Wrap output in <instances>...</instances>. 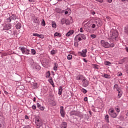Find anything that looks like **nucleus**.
Returning <instances> with one entry per match:
<instances>
[{"instance_id": "21", "label": "nucleus", "mask_w": 128, "mask_h": 128, "mask_svg": "<svg viewBox=\"0 0 128 128\" xmlns=\"http://www.w3.org/2000/svg\"><path fill=\"white\" fill-rule=\"evenodd\" d=\"M61 22H62V24H64V23L66 24H70V20H66L64 22V19H62Z\"/></svg>"}, {"instance_id": "54", "label": "nucleus", "mask_w": 128, "mask_h": 128, "mask_svg": "<svg viewBox=\"0 0 128 128\" xmlns=\"http://www.w3.org/2000/svg\"><path fill=\"white\" fill-rule=\"evenodd\" d=\"M32 110H36V105H33L32 106Z\"/></svg>"}, {"instance_id": "25", "label": "nucleus", "mask_w": 128, "mask_h": 128, "mask_svg": "<svg viewBox=\"0 0 128 128\" xmlns=\"http://www.w3.org/2000/svg\"><path fill=\"white\" fill-rule=\"evenodd\" d=\"M62 94V86H60L58 88V94L60 96Z\"/></svg>"}, {"instance_id": "64", "label": "nucleus", "mask_w": 128, "mask_h": 128, "mask_svg": "<svg viewBox=\"0 0 128 128\" xmlns=\"http://www.w3.org/2000/svg\"><path fill=\"white\" fill-rule=\"evenodd\" d=\"M125 50H126V52H128V47H126V48H125Z\"/></svg>"}, {"instance_id": "57", "label": "nucleus", "mask_w": 128, "mask_h": 128, "mask_svg": "<svg viewBox=\"0 0 128 128\" xmlns=\"http://www.w3.org/2000/svg\"><path fill=\"white\" fill-rule=\"evenodd\" d=\"M96 2H104V0H95Z\"/></svg>"}, {"instance_id": "36", "label": "nucleus", "mask_w": 128, "mask_h": 128, "mask_svg": "<svg viewBox=\"0 0 128 128\" xmlns=\"http://www.w3.org/2000/svg\"><path fill=\"white\" fill-rule=\"evenodd\" d=\"M36 50L34 49H32L31 50V54H32L34 55L36 54Z\"/></svg>"}, {"instance_id": "28", "label": "nucleus", "mask_w": 128, "mask_h": 128, "mask_svg": "<svg viewBox=\"0 0 128 128\" xmlns=\"http://www.w3.org/2000/svg\"><path fill=\"white\" fill-rule=\"evenodd\" d=\"M10 18L12 20H16V16L14 14H12V16H10Z\"/></svg>"}, {"instance_id": "50", "label": "nucleus", "mask_w": 128, "mask_h": 128, "mask_svg": "<svg viewBox=\"0 0 128 128\" xmlns=\"http://www.w3.org/2000/svg\"><path fill=\"white\" fill-rule=\"evenodd\" d=\"M8 53L5 52H4L2 54V56H8Z\"/></svg>"}, {"instance_id": "61", "label": "nucleus", "mask_w": 128, "mask_h": 128, "mask_svg": "<svg viewBox=\"0 0 128 128\" xmlns=\"http://www.w3.org/2000/svg\"><path fill=\"white\" fill-rule=\"evenodd\" d=\"M80 32H84V31L82 30V28H80Z\"/></svg>"}, {"instance_id": "56", "label": "nucleus", "mask_w": 128, "mask_h": 128, "mask_svg": "<svg viewBox=\"0 0 128 128\" xmlns=\"http://www.w3.org/2000/svg\"><path fill=\"white\" fill-rule=\"evenodd\" d=\"M91 26V28H96V24H92Z\"/></svg>"}, {"instance_id": "30", "label": "nucleus", "mask_w": 128, "mask_h": 128, "mask_svg": "<svg viewBox=\"0 0 128 128\" xmlns=\"http://www.w3.org/2000/svg\"><path fill=\"white\" fill-rule=\"evenodd\" d=\"M30 80H32V78L30 77H26V82H30Z\"/></svg>"}, {"instance_id": "60", "label": "nucleus", "mask_w": 128, "mask_h": 128, "mask_svg": "<svg viewBox=\"0 0 128 128\" xmlns=\"http://www.w3.org/2000/svg\"><path fill=\"white\" fill-rule=\"evenodd\" d=\"M23 128H30V126H24Z\"/></svg>"}, {"instance_id": "24", "label": "nucleus", "mask_w": 128, "mask_h": 128, "mask_svg": "<svg viewBox=\"0 0 128 128\" xmlns=\"http://www.w3.org/2000/svg\"><path fill=\"white\" fill-rule=\"evenodd\" d=\"M124 34H128V26H126L124 28Z\"/></svg>"}, {"instance_id": "46", "label": "nucleus", "mask_w": 128, "mask_h": 128, "mask_svg": "<svg viewBox=\"0 0 128 128\" xmlns=\"http://www.w3.org/2000/svg\"><path fill=\"white\" fill-rule=\"evenodd\" d=\"M51 104L52 106H56V102L55 101H52Z\"/></svg>"}, {"instance_id": "31", "label": "nucleus", "mask_w": 128, "mask_h": 128, "mask_svg": "<svg viewBox=\"0 0 128 128\" xmlns=\"http://www.w3.org/2000/svg\"><path fill=\"white\" fill-rule=\"evenodd\" d=\"M104 64L106 66H110L112 63L108 61H104Z\"/></svg>"}, {"instance_id": "58", "label": "nucleus", "mask_w": 128, "mask_h": 128, "mask_svg": "<svg viewBox=\"0 0 128 128\" xmlns=\"http://www.w3.org/2000/svg\"><path fill=\"white\" fill-rule=\"evenodd\" d=\"M24 118L25 120H28L29 118L28 116V115H25Z\"/></svg>"}, {"instance_id": "16", "label": "nucleus", "mask_w": 128, "mask_h": 128, "mask_svg": "<svg viewBox=\"0 0 128 128\" xmlns=\"http://www.w3.org/2000/svg\"><path fill=\"white\" fill-rule=\"evenodd\" d=\"M76 80H84V76L82 74H79L76 78Z\"/></svg>"}, {"instance_id": "47", "label": "nucleus", "mask_w": 128, "mask_h": 128, "mask_svg": "<svg viewBox=\"0 0 128 128\" xmlns=\"http://www.w3.org/2000/svg\"><path fill=\"white\" fill-rule=\"evenodd\" d=\"M51 54H56V52L55 50H52L50 52Z\"/></svg>"}, {"instance_id": "51", "label": "nucleus", "mask_w": 128, "mask_h": 128, "mask_svg": "<svg viewBox=\"0 0 128 128\" xmlns=\"http://www.w3.org/2000/svg\"><path fill=\"white\" fill-rule=\"evenodd\" d=\"M56 12H64V10H62L60 9L59 8H56Z\"/></svg>"}, {"instance_id": "35", "label": "nucleus", "mask_w": 128, "mask_h": 128, "mask_svg": "<svg viewBox=\"0 0 128 128\" xmlns=\"http://www.w3.org/2000/svg\"><path fill=\"white\" fill-rule=\"evenodd\" d=\"M96 24L98 28H100V26H102V24L100 22V20L96 21Z\"/></svg>"}, {"instance_id": "11", "label": "nucleus", "mask_w": 128, "mask_h": 128, "mask_svg": "<svg viewBox=\"0 0 128 128\" xmlns=\"http://www.w3.org/2000/svg\"><path fill=\"white\" fill-rule=\"evenodd\" d=\"M32 35L34 36H38L40 38H44V34H40L38 33H33Z\"/></svg>"}, {"instance_id": "8", "label": "nucleus", "mask_w": 128, "mask_h": 128, "mask_svg": "<svg viewBox=\"0 0 128 128\" xmlns=\"http://www.w3.org/2000/svg\"><path fill=\"white\" fill-rule=\"evenodd\" d=\"M81 40H82V37L80 36V34L76 35L74 38V42H79Z\"/></svg>"}, {"instance_id": "34", "label": "nucleus", "mask_w": 128, "mask_h": 128, "mask_svg": "<svg viewBox=\"0 0 128 128\" xmlns=\"http://www.w3.org/2000/svg\"><path fill=\"white\" fill-rule=\"evenodd\" d=\"M110 76L108 74H104L103 75V78H110Z\"/></svg>"}, {"instance_id": "33", "label": "nucleus", "mask_w": 128, "mask_h": 128, "mask_svg": "<svg viewBox=\"0 0 128 128\" xmlns=\"http://www.w3.org/2000/svg\"><path fill=\"white\" fill-rule=\"evenodd\" d=\"M108 115L106 114V116H105V120H106V122H110V120H108Z\"/></svg>"}, {"instance_id": "7", "label": "nucleus", "mask_w": 128, "mask_h": 128, "mask_svg": "<svg viewBox=\"0 0 128 128\" xmlns=\"http://www.w3.org/2000/svg\"><path fill=\"white\" fill-rule=\"evenodd\" d=\"M60 114L61 116L64 118V116H66V112L64 111V106H60Z\"/></svg>"}, {"instance_id": "43", "label": "nucleus", "mask_w": 128, "mask_h": 128, "mask_svg": "<svg viewBox=\"0 0 128 128\" xmlns=\"http://www.w3.org/2000/svg\"><path fill=\"white\" fill-rule=\"evenodd\" d=\"M33 86L34 87V88H38V83L35 82L33 84Z\"/></svg>"}, {"instance_id": "10", "label": "nucleus", "mask_w": 128, "mask_h": 128, "mask_svg": "<svg viewBox=\"0 0 128 128\" xmlns=\"http://www.w3.org/2000/svg\"><path fill=\"white\" fill-rule=\"evenodd\" d=\"M112 36L113 38H118V30H114L112 32Z\"/></svg>"}, {"instance_id": "15", "label": "nucleus", "mask_w": 128, "mask_h": 128, "mask_svg": "<svg viewBox=\"0 0 128 128\" xmlns=\"http://www.w3.org/2000/svg\"><path fill=\"white\" fill-rule=\"evenodd\" d=\"M82 82H83V84H82L83 86L86 87V86H88V80L84 79L82 80Z\"/></svg>"}, {"instance_id": "45", "label": "nucleus", "mask_w": 128, "mask_h": 128, "mask_svg": "<svg viewBox=\"0 0 128 128\" xmlns=\"http://www.w3.org/2000/svg\"><path fill=\"white\" fill-rule=\"evenodd\" d=\"M116 88L117 90L118 88V84H115L114 86V90H116Z\"/></svg>"}, {"instance_id": "52", "label": "nucleus", "mask_w": 128, "mask_h": 128, "mask_svg": "<svg viewBox=\"0 0 128 128\" xmlns=\"http://www.w3.org/2000/svg\"><path fill=\"white\" fill-rule=\"evenodd\" d=\"M86 30L88 32H92V30L90 29V26H88V29Z\"/></svg>"}, {"instance_id": "32", "label": "nucleus", "mask_w": 128, "mask_h": 128, "mask_svg": "<svg viewBox=\"0 0 128 128\" xmlns=\"http://www.w3.org/2000/svg\"><path fill=\"white\" fill-rule=\"evenodd\" d=\"M58 65L56 64H54V70H58Z\"/></svg>"}, {"instance_id": "9", "label": "nucleus", "mask_w": 128, "mask_h": 128, "mask_svg": "<svg viewBox=\"0 0 128 128\" xmlns=\"http://www.w3.org/2000/svg\"><path fill=\"white\" fill-rule=\"evenodd\" d=\"M33 68L35 70H40L41 67L38 65V64L35 63L34 64Z\"/></svg>"}, {"instance_id": "37", "label": "nucleus", "mask_w": 128, "mask_h": 128, "mask_svg": "<svg viewBox=\"0 0 128 128\" xmlns=\"http://www.w3.org/2000/svg\"><path fill=\"white\" fill-rule=\"evenodd\" d=\"M50 71H48L46 73V78H50Z\"/></svg>"}, {"instance_id": "39", "label": "nucleus", "mask_w": 128, "mask_h": 128, "mask_svg": "<svg viewBox=\"0 0 128 128\" xmlns=\"http://www.w3.org/2000/svg\"><path fill=\"white\" fill-rule=\"evenodd\" d=\"M78 42L77 41H74V46L76 48H78Z\"/></svg>"}, {"instance_id": "48", "label": "nucleus", "mask_w": 128, "mask_h": 128, "mask_svg": "<svg viewBox=\"0 0 128 128\" xmlns=\"http://www.w3.org/2000/svg\"><path fill=\"white\" fill-rule=\"evenodd\" d=\"M70 116H76V112L74 111H72L70 112Z\"/></svg>"}, {"instance_id": "20", "label": "nucleus", "mask_w": 128, "mask_h": 128, "mask_svg": "<svg viewBox=\"0 0 128 128\" xmlns=\"http://www.w3.org/2000/svg\"><path fill=\"white\" fill-rule=\"evenodd\" d=\"M48 82L53 86V88H54V81L52 80V78L50 77V79L48 80Z\"/></svg>"}, {"instance_id": "59", "label": "nucleus", "mask_w": 128, "mask_h": 128, "mask_svg": "<svg viewBox=\"0 0 128 128\" xmlns=\"http://www.w3.org/2000/svg\"><path fill=\"white\" fill-rule=\"evenodd\" d=\"M84 100V102H88V97H85Z\"/></svg>"}, {"instance_id": "6", "label": "nucleus", "mask_w": 128, "mask_h": 128, "mask_svg": "<svg viewBox=\"0 0 128 128\" xmlns=\"http://www.w3.org/2000/svg\"><path fill=\"white\" fill-rule=\"evenodd\" d=\"M86 52H88V50L86 49H84L82 52H79L78 54L79 56H81L83 58H86Z\"/></svg>"}, {"instance_id": "22", "label": "nucleus", "mask_w": 128, "mask_h": 128, "mask_svg": "<svg viewBox=\"0 0 128 128\" xmlns=\"http://www.w3.org/2000/svg\"><path fill=\"white\" fill-rule=\"evenodd\" d=\"M116 90L118 92V96L119 98H120V96H122V90L120 88H118V89H116Z\"/></svg>"}, {"instance_id": "23", "label": "nucleus", "mask_w": 128, "mask_h": 128, "mask_svg": "<svg viewBox=\"0 0 128 128\" xmlns=\"http://www.w3.org/2000/svg\"><path fill=\"white\" fill-rule=\"evenodd\" d=\"M33 22H34V24H40V20L37 18H34L33 20Z\"/></svg>"}, {"instance_id": "29", "label": "nucleus", "mask_w": 128, "mask_h": 128, "mask_svg": "<svg viewBox=\"0 0 128 128\" xmlns=\"http://www.w3.org/2000/svg\"><path fill=\"white\" fill-rule=\"evenodd\" d=\"M54 36H58L59 38H60V36H62V34L60 33H58V32H56L54 34Z\"/></svg>"}, {"instance_id": "13", "label": "nucleus", "mask_w": 128, "mask_h": 128, "mask_svg": "<svg viewBox=\"0 0 128 128\" xmlns=\"http://www.w3.org/2000/svg\"><path fill=\"white\" fill-rule=\"evenodd\" d=\"M4 30H10L12 28V24H6L4 26Z\"/></svg>"}, {"instance_id": "17", "label": "nucleus", "mask_w": 128, "mask_h": 128, "mask_svg": "<svg viewBox=\"0 0 128 128\" xmlns=\"http://www.w3.org/2000/svg\"><path fill=\"white\" fill-rule=\"evenodd\" d=\"M74 30H70L66 34V36H70L72 34H74Z\"/></svg>"}, {"instance_id": "18", "label": "nucleus", "mask_w": 128, "mask_h": 128, "mask_svg": "<svg viewBox=\"0 0 128 128\" xmlns=\"http://www.w3.org/2000/svg\"><path fill=\"white\" fill-rule=\"evenodd\" d=\"M68 128V124L66 122H62L60 128Z\"/></svg>"}, {"instance_id": "49", "label": "nucleus", "mask_w": 128, "mask_h": 128, "mask_svg": "<svg viewBox=\"0 0 128 128\" xmlns=\"http://www.w3.org/2000/svg\"><path fill=\"white\" fill-rule=\"evenodd\" d=\"M90 36L92 38H96V35L94 34H92L90 35Z\"/></svg>"}, {"instance_id": "53", "label": "nucleus", "mask_w": 128, "mask_h": 128, "mask_svg": "<svg viewBox=\"0 0 128 128\" xmlns=\"http://www.w3.org/2000/svg\"><path fill=\"white\" fill-rule=\"evenodd\" d=\"M119 64H124V60H122L121 61L119 62Z\"/></svg>"}, {"instance_id": "4", "label": "nucleus", "mask_w": 128, "mask_h": 128, "mask_svg": "<svg viewBox=\"0 0 128 128\" xmlns=\"http://www.w3.org/2000/svg\"><path fill=\"white\" fill-rule=\"evenodd\" d=\"M108 114L112 118H116V113L114 112V110L112 108H110L109 109Z\"/></svg>"}, {"instance_id": "42", "label": "nucleus", "mask_w": 128, "mask_h": 128, "mask_svg": "<svg viewBox=\"0 0 128 128\" xmlns=\"http://www.w3.org/2000/svg\"><path fill=\"white\" fill-rule=\"evenodd\" d=\"M93 66H94V68H96V70H98V68H99L98 65L94 64H93Z\"/></svg>"}, {"instance_id": "55", "label": "nucleus", "mask_w": 128, "mask_h": 128, "mask_svg": "<svg viewBox=\"0 0 128 128\" xmlns=\"http://www.w3.org/2000/svg\"><path fill=\"white\" fill-rule=\"evenodd\" d=\"M12 22V19H10V17L9 18L7 19V22Z\"/></svg>"}, {"instance_id": "2", "label": "nucleus", "mask_w": 128, "mask_h": 128, "mask_svg": "<svg viewBox=\"0 0 128 128\" xmlns=\"http://www.w3.org/2000/svg\"><path fill=\"white\" fill-rule=\"evenodd\" d=\"M19 50H20L23 54H30V50L26 48L24 46H20Z\"/></svg>"}, {"instance_id": "62", "label": "nucleus", "mask_w": 128, "mask_h": 128, "mask_svg": "<svg viewBox=\"0 0 128 128\" xmlns=\"http://www.w3.org/2000/svg\"><path fill=\"white\" fill-rule=\"evenodd\" d=\"M118 76H122V73L120 72V73H119V74Z\"/></svg>"}, {"instance_id": "44", "label": "nucleus", "mask_w": 128, "mask_h": 128, "mask_svg": "<svg viewBox=\"0 0 128 128\" xmlns=\"http://www.w3.org/2000/svg\"><path fill=\"white\" fill-rule=\"evenodd\" d=\"M115 110H116V112H120V108H118V107L116 108Z\"/></svg>"}, {"instance_id": "40", "label": "nucleus", "mask_w": 128, "mask_h": 128, "mask_svg": "<svg viewBox=\"0 0 128 128\" xmlns=\"http://www.w3.org/2000/svg\"><path fill=\"white\" fill-rule=\"evenodd\" d=\"M67 58L70 60L72 58V54H68L67 56Z\"/></svg>"}, {"instance_id": "38", "label": "nucleus", "mask_w": 128, "mask_h": 128, "mask_svg": "<svg viewBox=\"0 0 128 128\" xmlns=\"http://www.w3.org/2000/svg\"><path fill=\"white\" fill-rule=\"evenodd\" d=\"M41 24L42 26H46V21H44V20H42Z\"/></svg>"}, {"instance_id": "19", "label": "nucleus", "mask_w": 128, "mask_h": 128, "mask_svg": "<svg viewBox=\"0 0 128 128\" xmlns=\"http://www.w3.org/2000/svg\"><path fill=\"white\" fill-rule=\"evenodd\" d=\"M116 37H112L111 38H110L109 42H110L114 44L116 42Z\"/></svg>"}, {"instance_id": "5", "label": "nucleus", "mask_w": 128, "mask_h": 128, "mask_svg": "<svg viewBox=\"0 0 128 128\" xmlns=\"http://www.w3.org/2000/svg\"><path fill=\"white\" fill-rule=\"evenodd\" d=\"M0 128H6L4 118L2 116H0Z\"/></svg>"}, {"instance_id": "41", "label": "nucleus", "mask_w": 128, "mask_h": 128, "mask_svg": "<svg viewBox=\"0 0 128 128\" xmlns=\"http://www.w3.org/2000/svg\"><path fill=\"white\" fill-rule=\"evenodd\" d=\"M81 92H84V94H86V92H88V90L84 88L81 90Z\"/></svg>"}, {"instance_id": "27", "label": "nucleus", "mask_w": 128, "mask_h": 128, "mask_svg": "<svg viewBox=\"0 0 128 128\" xmlns=\"http://www.w3.org/2000/svg\"><path fill=\"white\" fill-rule=\"evenodd\" d=\"M52 27L54 28H56V23L54 22H52Z\"/></svg>"}, {"instance_id": "1", "label": "nucleus", "mask_w": 128, "mask_h": 128, "mask_svg": "<svg viewBox=\"0 0 128 128\" xmlns=\"http://www.w3.org/2000/svg\"><path fill=\"white\" fill-rule=\"evenodd\" d=\"M100 42L102 46L106 48H114V43H112L110 41L106 42L104 40H102Z\"/></svg>"}, {"instance_id": "3", "label": "nucleus", "mask_w": 128, "mask_h": 128, "mask_svg": "<svg viewBox=\"0 0 128 128\" xmlns=\"http://www.w3.org/2000/svg\"><path fill=\"white\" fill-rule=\"evenodd\" d=\"M35 123L36 126H37V128H44V124H42V120L40 119L36 118L35 120Z\"/></svg>"}, {"instance_id": "12", "label": "nucleus", "mask_w": 128, "mask_h": 128, "mask_svg": "<svg viewBox=\"0 0 128 128\" xmlns=\"http://www.w3.org/2000/svg\"><path fill=\"white\" fill-rule=\"evenodd\" d=\"M15 24H16V30H20L22 28V24L18 22V21L16 22Z\"/></svg>"}, {"instance_id": "14", "label": "nucleus", "mask_w": 128, "mask_h": 128, "mask_svg": "<svg viewBox=\"0 0 128 128\" xmlns=\"http://www.w3.org/2000/svg\"><path fill=\"white\" fill-rule=\"evenodd\" d=\"M36 106L37 108H38L40 110H44V106H42L40 103L38 102Z\"/></svg>"}, {"instance_id": "63", "label": "nucleus", "mask_w": 128, "mask_h": 128, "mask_svg": "<svg viewBox=\"0 0 128 128\" xmlns=\"http://www.w3.org/2000/svg\"><path fill=\"white\" fill-rule=\"evenodd\" d=\"M30 2H34L35 0H28Z\"/></svg>"}, {"instance_id": "26", "label": "nucleus", "mask_w": 128, "mask_h": 128, "mask_svg": "<svg viewBox=\"0 0 128 128\" xmlns=\"http://www.w3.org/2000/svg\"><path fill=\"white\" fill-rule=\"evenodd\" d=\"M79 35H80V36H81V38H82V40H86V36L85 34H80Z\"/></svg>"}]
</instances>
